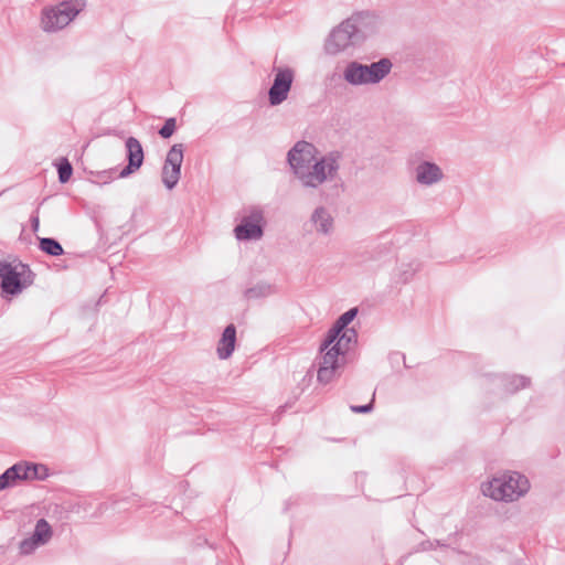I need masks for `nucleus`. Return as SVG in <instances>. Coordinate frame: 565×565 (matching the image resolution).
I'll return each instance as SVG.
<instances>
[{
    "instance_id": "f257e3e1",
    "label": "nucleus",
    "mask_w": 565,
    "mask_h": 565,
    "mask_svg": "<svg viewBox=\"0 0 565 565\" xmlns=\"http://www.w3.org/2000/svg\"><path fill=\"white\" fill-rule=\"evenodd\" d=\"M317 148L307 141H298L288 151L290 168L303 188L317 189L327 181L337 178L342 154L330 151L317 157Z\"/></svg>"
},
{
    "instance_id": "f03ea898",
    "label": "nucleus",
    "mask_w": 565,
    "mask_h": 565,
    "mask_svg": "<svg viewBox=\"0 0 565 565\" xmlns=\"http://www.w3.org/2000/svg\"><path fill=\"white\" fill-rule=\"evenodd\" d=\"M529 489L530 482L527 478L518 472L495 476L482 486L484 495L502 502H514L524 497Z\"/></svg>"
},
{
    "instance_id": "7ed1b4c3",
    "label": "nucleus",
    "mask_w": 565,
    "mask_h": 565,
    "mask_svg": "<svg viewBox=\"0 0 565 565\" xmlns=\"http://www.w3.org/2000/svg\"><path fill=\"white\" fill-rule=\"evenodd\" d=\"M85 7V0H66L55 6H46L41 11L40 28L46 33L58 32L66 28Z\"/></svg>"
},
{
    "instance_id": "20e7f679",
    "label": "nucleus",
    "mask_w": 565,
    "mask_h": 565,
    "mask_svg": "<svg viewBox=\"0 0 565 565\" xmlns=\"http://www.w3.org/2000/svg\"><path fill=\"white\" fill-rule=\"evenodd\" d=\"M265 216L259 206H249L243 211L241 222L234 228L238 241H257L264 235Z\"/></svg>"
},
{
    "instance_id": "39448f33",
    "label": "nucleus",
    "mask_w": 565,
    "mask_h": 565,
    "mask_svg": "<svg viewBox=\"0 0 565 565\" xmlns=\"http://www.w3.org/2000/svg\"><path fill=\"white\" fill-rule=\"evenodd\" d=\"M345 356L331 344H328V335L320 347V358L317 377L322 384L330 383L343 366Z\"/></svg>"
},
{
    "instance_id": "423d86ee",
    "label": "nucleus",
    "mask_w": 565,
    "mask_h": 565,
    "mask_svg": "<svg viewBox=\"0 0 565 565\" xmlns=\"http://www.w3.org/2000/svg\"><path fill=\"white\" fill-rule=\"evenodd\" d=\"M355 33L349 19L333 28L324 41V51L329 55H338L350 46L359 45Z\"/></svg>"
},
{
    "instance_id": "0eeeda50",
    "label": "nucleus",
    "mask_w": 565,
    "mask_h": 565,
    "mask_svg": "<svg viewBox=\"0 0 565 565\" xmlns=\"http://www.w3.org/2000/svg\"><path fill=\"white\" fill-rule=\"evenodd\" d=\"M183 162V145H173L166 157L161 179L168 190H172L181 178V166Z\"/></svg>"
},
{
    "instance_id": "6e6552de",
    "label": "nucleus",
    "mask_w": 565,
    "mask_h": 565,
    "mask_svg": "<svg viewBox=\"0 0 565 565\" xmlns=\"http://www.w3.org/2000/svg\"><path fill=\"white\" fill-rule=\"evenodd\" d=\"M348 19L353 26L355 40H359L360 44L366 38L377 33L383 25V21L380 15L370 11L353 13Z\"/></svg>"
},
{
    "instance_id": "1a4fd4ad",
    "label": "nucleus",
    "mask_w": 565,
    "mask_h": 565,
    "mask_svg": "<svg viewBox=\"0 0 565 565\" xmlns=\"http://www.w3.org/2000/svg\"><path fill=\"white\" fill-rule=\"evenodd\" d=\"M294 77V71L289 67L275 68L274 83L268 90V100L271 106L280 105L287 99Z\"/></svg>"
},
{
    "instance_id": "9d476101",
    "label": "nucleus",
    "mask_w": 565,
    "mask_h": 565,
    "mask_svg": "<svg viewBox=\"0 0 565 565\" xmlns=\"http://www.w3.org/2000/svg\"><path fill=\"white\" fill-rule=\"evenodd\" d=\"M52 527L45 519H40L36 524L33 534L21 541L20 552L21 554H31L39 546L46 544L52 537Z\"/></svg>"
},
{
    "instance_id": "9b49d317",
    "label": "nucleus",
    "mask_w": 565,
    "mask_h": 565,
    "mask_svg": "<svg viewBox=\"0 0 565 565\" xmlns=\"http://www.w3.org/2000/svg\"><path fill=\"white\" fill-rule=\"evenodd\" d=\"M128 164L120 171L119 177L126 178L139 170L143 163V149L140 141L135 137H128L126 142Z\"/></svg>"
},
{
    "instance_id": "f8f14e48",
    "label": "nucleus",
    "mask_w": 565,
    "mask_h": 565,
    "mask_svg": "<svg viewBox=\"0 0 565 565\" xmlns=\"http://www.w3.org/2000/svg\"><path fill=\"white\" fill-rule=\"evenodd\" d=\"M415 180L422 185H433L444 178V172L439 166L434 162L423 161L414 169Z\"/></svg>"
},
{
    "instance_id": "ddd939ff",
    "label": "nucleus",
    "mask_w": 565,
    "mask_h": 565,
    "mask_svg": "<svg viewBox=\"0 0 565 565\" xmlns=\"http://www.w3.org/2000/svg\"><path fill=\"white\" fill-rule=\"evenodd\" d=\"M0 279L1 288L6 294L17 295L23 289L20 274L11 264L0 262Z\"/></svg>"
},
{
    "instance_id": "4468645a",
    "label": "nucleus",
    "mask_w": 565,
    "mask_h": 565,
    "mask_svg": "<svg viewBox=\"0 0 565 565\" xmlns=\"http://www.w3.org/2000/svg\"><path fill=\"white\" fill-rule=\"evenodd\" d=\"M310 223L320 235L330 236L334 232V218L324 206H318L312 211Z\"/></svg>"
},
{
    "instance_id": "2eb2a0df",
    "label": "nucleus",
    "mask_w": 565,
    "mask_h": 565,
    "mask_svg": "<svg viewBox=\"0 0 565 565\" xmlns=\"http://www.w3.org/2000/svg\"><path fill=\"white\" fill-rule=\"evenodd\" d=\"M15 481L43 479L46 477V469L42 465L29 463L25 461L18 462L10 467Z\"/></svg>"
},
{
    "instance_id": "dca6fc26",
    "label": "nucleus",
    "mask_w": 565,
    "mask_h": 565,
    "mask_svg": "<svg viewBox=\"0 0 565 565\" xmlns=\"http://www.w3.org/2000/svg\"><path fill=\"white\" fill-rule=\"evenodd\" d=\"M391 60L384 57L369 65L364 64V75L366 85H373L384 79L392 70Z\"/></svg>"
},
{
    "instance_id": "f3484780",
    "label": "nucleus",
    "mask_w": 565,
    "mask_h": 565,
    "mask_svg": "<svg viewBox=\"0 0 565 565\" xmlns=\"http://www.w3.org/2000/svg\"><path fill=\"white\" fill-rule=\"evenodd\" d=\"M236 343V328L234 324H228L223 333L221 339L218 340L216 353L218 359L226 360L228 359L234 350Z\"/></svg>"
},
{
    "instance_id": "a211bd4d",
    "label": "nucleus",
    "mask_w": 565,
    "mask_h": 565,
    "mask_svg": "<svg viewBox=\"0 0 565 565\" xmlns=\"http://www.w3.org/2000/svg\"><path fill=\"white\" fill-rule=\"evenodd\" d=\"M343 79L352 86H363L365 83L364 64L358 61L349 62L343 70Z\"/></svg>"
},
{
    "instance_id": "6ab92c4d",
    "label": "nucleus",
    "mask_w": 565,
    "mask_h": 565,
    "mask_svg": "<svg viewBox=\"0 0 565 565\" xmlns=\"http://www.w3.org/2000/svg\"><path fill=\"white\" fill-rule=\"evenodd\" d=\"M358 315V308H351L344 313H342L338 320L334 322L332 328L328 331V344L332 343V339L337 338L341 331L349 329L348 326L353 321V319Z\"/></svg>"
},
{
    "instance_id": "aec40b11",
    "label": "nucleus",
    "mask_w": 565,
    "mask_h": 565,
    "mask_svg": "<svg viewBox=\"0 0 565 565\" xmlns=\"http://www.w3.org/2000/svg\"><path fill=\"white\" fill-rule=\"evenodd\" d=\"M277 291L276 286L266 281H259L254 286L247 288L244 296L248 300H256L267 298L275 295Z\"/></svg>"
},
{
    "instance_id": "412c9836",
    "label": "nucleus",
    "mask_w": 565,
    "mask_h": 565,
    "mask_svg": "<svg viewBox=\"0 0 565 565\" xmlns=\"http://www.w3.org/2000/svg\"><path fill=\"white\" fill-rule=\"evenodd\" d=\"M356 331L354 329H347L341 331L337 338L332 339L331 345L345 356V353L351 349V345L356 342Z\"/></svg>"
},
{
    "instance_id": "4be33fe9",
    "label": "nucleus",
    "mask_w": 565,
    "mask_h": 565,
    "mask_svg": "<svg viewBox=\"0 0 565 565\" xmlns=\"http://www.w3.org/2000/svg\"><path fill=\"white\" fill-rule=\"evenodd\" d=\"M40 248L51 256H60L64 252L62 245L56 239L50 237L40 239Z\"/></svg>"
},
{
    "instance_id": "5701e85b",
    "label": "nucleus",
    "mask_w": 565,
    "mask_h": 565,
    "mask_svg": "<svg viewBox=\"0 0 565 565\" xmlns=\"http://www.w3.org/2000/svg\"><path fill=\"white\" fill-rule=\"evenodd\" d=\"M530 384V379L522 375H512L507 379V392L514 393L520 388H524Z\"/></svg>"
},
{
    "instance_id": "b1692460",
    "label": "nucleus",
    "mask_w": 565,
    "mask_h": 565,
    "mask_svg": "<svg viewBox=\"0 0 565 565\" xmlns=\"http://www.w3.org/2000/svg\"><path fill=\"white\" fill-rule=\"evenodd\" d=\"M58 180L61 183H66L73 173L72 164L67 159H62L60 164L57 166Z\"/></svg>"
},
{
    "instance_id": "393cba45",
    "label": "nucleus",
    "mask_w": 565,
    "mask_h": 565,
    "mask_svg": "<svg viewBox=\"0 0 565 565\" xmlns=\"http://www.w3.org/2000/svg\"><path fill=\"white\" fill-rule=\"evenodd\" d=\"M175 128H177L175 118H168L166 120L164 125L159 130V135L164 139L170 138L174 134Z\"/></svg>"
},
{
    "instance_id": "a878e982",
    "label": "nucleus",
    "mask_w": 565,
    "mask_h": 565,
    "mask_svg": "<svg viewBox=\"0 0 565 565\" xmlns=\"http://www.w3.org/2000/svg\"><path fill=\"white\" fill-rule=\"evenodd\" d=\"M17 483L14 475H12L10 468H8L1 476H0V491L8 489Z\"/></svg>"
},
{
    "instance_id": "bb28decb",
    "label": "nucleus",
    "mask_w": 565,
    "mask_h": 565,
    "mask_svg": "<svg viewBox=\"0 0 565 565\" xmlns=\"http://www.w3.org/2000/svg\"><path fill=\"white\" fill-rule=\"evenodd\" d=\"M372 408H373V401L366 405L351 406V411L354 413H369L372 411Z\"/></svg>"
},
{
    "instance_id": "cd10ccee",
    "label": "nucleus",
    "mask_w": 565,
    "mask_h": 565,
    "mask_svg": "<svg viewBox=\"0 0 565 565\" xmlns=\"http://www.w3.org/2000/svg\"><path fill=\"white\" fill-rule=\"evenodd\" d=\"M32 227H33V231L38 230V227H39V217L38 216L32 217Z\"/></svg>"
},
{
    "instance_id": "c85d7f7f",
    "label": "nucleus",
    "mask_w": 565,
    "mask_h": 565,
    "mask_svg": "<svg viewBox=\"0 0 565 565\" xmlns=\"http://www.w3.org/2000/svg\"><path fill=\"white\" fill-rule=\"evenodd\" d=\"M427 544H428V546H426V545L424 544V550L433 548V543H431V542H428Z\"/></svg>"
}]
</instances>
